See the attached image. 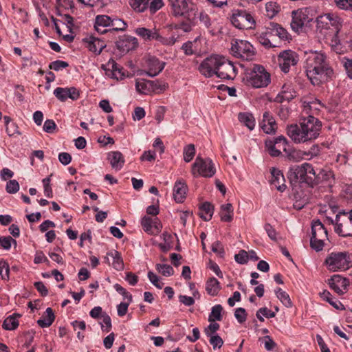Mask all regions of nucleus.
I'll return each instance as SVG.
<instances>
[{"label": "nucleus", "mask_w": 352, "mask_h": 352, "mask_svg": "<svg viewBox=\"0 0 352 352\" xmlns=\"http://www.w3.org/2000/svg\"><path fill=\"white\" fill-rule=\"evenodd\" d=\"M305 69L311 83L319 86L329 81L333 75V70L329 65L324 53L311 51L306 53Z\"/></svg>", "instance_id": "obj_1"}, {"label": "nucleus", "mask_w": 352, "mask_h": 352, "mask_svg": "<svg viewBox=\"0 0 352 352\" xmlns=\"http://www.w3.org/2000/svg\"><path fill=\"white\" fill-rule=\"evenodd\" d=\"M321 122L314 116L302 118L299 125L292 124L287 128V133L296 143H305L316 140L321 130Z\"/></svg>", "instance_id": "obj_2"}, {"label": "nucleus", "mask_w": 352, "mask_h": 352, "mask_svg": "<svg viewBox=\"0 0 352 352\" xmlns=\"http://www.w3.org/2000/svg\"><path fill=\"white\" fill-rule=\"evenodd\" d=\"M291 39L288 32L279 24L270 22L257 36L258 41L266 48L280 46L281 41Z\"/></svg>", "instance_id": "obj_3"}, {"label": "nucleus", "mask_w": 352, "mask_h": 352, "mask_svg": "<svg viewBox=\"0 0 352 352\" xmlns=\"http://www.w3.org/2000/svg\"><path fill=\"white\" fill-rule=\"evenodd\" d=\"M317 29L324 34L327 40H331L332 45L338 44V34L342 26V20L337 15L327 13L317 18Z\"/></svg>", "instance_id": "obj_4"}, {"label": "nucleus", "mask_w": 352, "mask_h": 352, "mask_svg": "<svg viewBox=\"0 0 352 352\" xmlns=\"http://www.w3.org/2000/svg\"><path fill=\"white\" fill-rule=\"evenodd\" d=\"M244 80L247 85L254 88L266 87L271 82L270 74L261 65H254L252 68L247 69Z\"/></svg>", "instance_id": "obj_5"}, {"label": "nucleus", "mask_w": 352, "mask_h": 352, "mask_svg": "<svg viewBox=\"0 0 352 352\" xmlns=\"http://www.w3.org/2000/svg\"><path fill=\"white\" fill-rule=\"evenodd\" d=\"M324 264L331 272H342L352 267V260L348 252H333L328 254Z\"/></svg>", "instance_id": "obj_6"}, {"label": "nucleus", "mask_w": 352, "mask_h": 352, "mask_svg": "<svg viewBox=\"0 0 352 352\" xmlns=\"http://www.w3.org/2000/svg\"><path fill=\"white\" fill-rule=\"evenodd\" d=\"M171 14L187 20L195 18L197 8L192 0H169Z\"/></svg>", "instance_id": "obj_7"}, {"label": "nucleus", "mask_w": 352, "mask_h": 352, "mask_svg": "<svg viewBox=\"0 0 352 352\" xmlns=\"http://www.w3.org/2000/svg\"><path fill=\"white\" fill-rule=\"evenodd\" d=\"M328 232L326 228L320 220H314L311 223V236L310 246L316 252L323 249L324 241L327 239Z\"/></svg>", "instance_id": "obj_8"}, {"label": "nucleus", "mask_w": 352, "mask_h": 352, "mask_svg": "<svg viewBox=\"0 0 352 352\" xmlns=\"http://www.w3.org/2000/svg\"><path fill=\"white\" fill-rule=\"evenodd\" d=\"M191 173L195 177H212L215 174L216 169L210 158H203L198 155L192 164Z\"/></svg>", "instance_id": "obj_9"}, {"label": "nucleus", "mask_w": 352, "mask_h": 352, "mask_svg": "<svg viewBox=\"0 0 352 352\" xmlns=\"http://www.w3.org/2000/svg\"><path fill=\"white\" fill-rule=\"evenodd\" d=\"M232 54L236 58L245 60H252L255 56L253 45L245 40H235L232 43Z\"/></svg>", "instance_id": "obj_10"}, {"label": "nucleus", "mask_w": 352, "mask_h": 352, "mask_svg": "<svg viewBox=\"0 0 352 352\" xmlns=\"http://www.w3.org/2000/svg\"><path fill=\"white\" fill-rule=\"evenodd\" d=\"M230 19L232 24L240 30L252 29L255 24L252 14L245 10H234Z\"/></svg>", "instance_id": "obj_11"}, {"label": "nucleus", "mask_w": 352, "mask_h": 352, "mask_svg": "<svg viewBox=\"0 0 352 352\" xmlns=\"http://www.w3.org/2000/svg\"><path fill=\"white\" fill-rule=\"evenodd\" d=\"M344 214L348 215L346 219H341L340 214L338 213L336 216V226L334 231L342 237H352V210L349 212H343Z\"/></svg>", "instance_id": "obj_12"}, {"label": "nucleus", "mask_w": 352, "mask_h": 352, "mask_svg": "<svg viewBox=\"0 0 352 352\" xmlns=\"http://www.w3.org/2000/svg\"><path fill=\"white\" fill-rule=\"evenodd\" d=\"M222 56L213 55L204 59L199 67L200 73L207 78L216 75Z\"/></svg>", "instance_id": "obj_13"}, {"label": "nucleus", "mask_w": 352, "mask_h": 352, "mask_svg": "<svg viewBox=\"0 0 352 352\" xmlns=\"http://www.w3.org/2000/svg\"><path fill=\"white\" fill-rule=\"evenodd\" d=\"M309 12L307 8H301L292 12L291 28L294 32H301L305 25L311 21V19L309 16Z\"/></svg>", "instance_id": "obj_14"}, {"label": "nucleus", "mask_w": 352, "mask_h": 352, "mask_svg": "<svg viewBox=\"0 0 352 352\" xmlns=\"http://www.w3.org/2000/svg\"><path fill=\"white\" fill-rule=\"evenodd\" d=\"M298 54L290 50H284L278 56V62L280 68L284 73L289 72L292 66H295L298 62Z\"/></svg>", "instance_id": "obj_15"}, {"label": "nucleus", "mask_w": 352, "mask_h": 352, "mask_svg": "<svg viewBox=\"0 0 352 352\" xmlns=\"http://www.w3.org/2000/svg\"><path fill=\"white\" fill-rule=\"evenodd\" d=\"M216 76L222 80H233L237 74L236 67L230 61L222 57Z\"/></svg>", "instance_id": "obj_16"}, {"label": "nucleus", "mask_w": 352, "mask_h": 352, "mask_svg": "<svg viewBox=\"0 0 352 352\" xmlns=\"http://www.w3.org/2000/svg\"><path fill=\"white\" fill-rule=\"evenodd\" d=\"M54 95L60 102H65L68 98L76 100L80 97V91L74 87H57L54 90Z\"/></svg>", "instance_id": "obj_17"}, {"label": "nucleus", "mask_w": 352, "mask_h": 352, "mask_svg": "<svg viewBox=\"0 0 352 352\" xmlns=\"http://www.w3.org/2000/svg\"><path fill=\"white\" fill-rule=\"evenodd\" d=\"M101 68L105 72V74L111 78L118 80L124 76L122 72V68L120 67L113 58L109 59L106 64H102Z\"/></svg>", "instance_id": "obj_18"}, {"label": "nucleus", "mask_w": 352, "mask_h": 352, "mask_svg": "<svg viewBox=\"0 0 352 352\" xmlns=\"http://www.w3.org/2000/svg\"><path fill=\"white\" fill-rule=\"evenodd\" d=\"M85 47L96 54H100L106 47L105 42L92 35L87 36L82 39Z\"/></svg>", "instance_id": "obj_19"}, {"label": "nucleus", "mask_w": 352, "mask_h": 352, "mask_svg": "<svg viewBox=\"0 0 352 352\" xmlns=\"http://www.w3.org/2000/svg\"><path fill=\"white\" fill-rule=\"evenodd\" d=\"M138 45V39L135 37L124 35L116 42L118 49L122 52H128L135 50Z\"/></svg>", "instance_id": "obj_20"}, {"label": "nucleus", "mask_w": 352, "mask_h": 352, "mask_svg": "<svg viewBox=\"0 0 352 352\" xmlns=\"http://www.w3.org/2000/svg\"><path fill=\"white\" fill-rule=\"evenodd\" d=\"M112 18L107 15H98L96 16L94 28L100 34H105L111 32V23Z\"/></svg>", "instance_id": "obj_21"}, {"label": "nucleus", "mask_w": 352, "mask_h": 352, "mask_svg": "<svg viewBox=\"0 0 352 352\" xmlns=\"http://www.w3.org/2000/svg\"><path fill=\"white\" fill-rule=\"evenodd\" d=\"M270 173L272 175L270 184L278 191L284 192L287 188V186L285 184V179L283 173L276 168H272Z\"/></svg>", "instance_id": "obj_22"}, {"label": "nucleus", "mask_w": 352, "mask_h": 352, "mask_svg": "<svg viewBox=\"0 0 352 352\" xmlns=\"http://www.w3.org/2000/svg\"><path fill=\"white\" fill-rule=\"evenodd\" d=\"M348 280L340 275L336 274L329 279V285L331 289L338 294H342L348 285Z\"/></svg>", "instance_id": "obj_23"}, {"label": "nucleus", "mask_w": 352, "mask_h": 352, "mask_svg": "<svg viewBox=\"0 0 352 352\" xmlns=\"http://www.w3.org/2000/svg\"><path fill=\"white\" fill-rule=\"evenodd\" d=\"M306 167L305 163L301 165H294L289 168L288 171V177L292 182L306 181Z\"/></svg>", "instance_id": "obj_24"}, {"label": "nucleus", "mask_w": 352, "mask_h": 352, "mask_svg": "<svg viewBox=\"0 0 352 352\" xmlns=\"http://www.w3.org/2000/svg\"><path fill=\"white\" fill-rule=\"evenodd\" d=\"M134 32L145 41L155 40L159 42V39L160 38V34L159 33V30L156 28L148 29L141 27L137 28Z\"/></svg>", "instance_id": "obj_25"}, {"label": "nucleus", "mask_w": 352, "mask_h": 352, "mask_svg": "<svg viewBox=\"0 0 352 352\" xmlns=\"http://www.w3.org/2000/svg\"><path fill=\"white\" fill-rule=\"evenodd\" d=\"M147 65L148 71L146 72V74L150 77H155L164 69L165 63L155 57H151L148 59Z\"/></svg>", "instance_id": "obj_26"}, {"label": "nucleus", "mask_w": 352, "mask_h": 352, "mask_svg": "<svg viewBox=\"0 0 352 352\" xmlns=\"http://www.w3.org/2000/svg\"><path fill=\"white\" fill-rule=\"evenodd\" d=\"M263 131L267 133H274L276 129V124L274 118L269 112H265L263 115V120L260 123Z\"/></svg>", "instance_id": "obj_27"}, {"label": "nucleus", "mask_w": 352, "mask_h": 352, "mask_svg": "<svg viewBox=\"0 0 352 352\" xmlns=\"http://www.w3.org/2000/svg\"><path fill=\"white\" fill-rule=\"evenodd\" d=\"M296 97V91L291 84L286 83L283 85L280 92L277 95L276 101L283 102L289 101Z\"/></svg>", "instance_id": "obj_28"}, {"label": "nucleus", "mask_w": 352, "mask_h": 352, "mask_svg": "<svg viewBox=\"0 0 352 352\" xmlns=\"http://www.w3.org/2000/svg\"><path fill=\"white\" fill-rule=\"evenodd\" d=\"M108 160L113 168L120 170L123 167L125 160L120 151H111L108 153Z\"/></svg>", "instance_id": "obj_29"}, {"label": "nucleus", "mask_w": 352, "mask_h": 352, "mask_svg": "<svg viewBox=\"0 0 352 352\" xmlns=\"http://www.w3.org/2000/svg\"><path fill=\"white\" fill-rule=\"evenodd\" d=\"M188 190L186 184L182 181H177L173 188V197L176 202L182 203L186 199Z\"/></svg>", "instance_id": "obj_30"}, {"label": "nucleus", "mask_w": 352, "mask_h": 352, "mask_svg": "<svg viewBox=\"0 0 352 352\" xmlns=\"http://www.w3.org/2000/svg\"><path fill=\"white\" fill-rule=\"evenodd\" d=\"M55 320V316L52 308L47 307L42 316V317L37 320V324L41 328L50 327Z\"/></svg>", "instance_id": "obj_31"}, {"label": "nucleus", "mask_w": 352, "mask_h": 352, "mask_svg": "<svg viewBox=\"0 0 352 352\" xmlns=\"http://www.w3.org/2000/svg\"><path fill=\"white\" fill-rule=\"evenodd\" d=\"M153 82L152 80L141 79L135 82L136 91L142 94H149L153 91Z\"/></svg>", "instance_id": "obj_32"}, {"label": "nucleus", "mask_w": 352, "mask_h": 352, "mask_svg": "<svg viewBox=\"0 0 352 352\" xmlns=\"http://www.w3.org/2000/svg\"><path fill=\"white\" fill-rule=\"evenodd\" d=\"M234 209L231 204H222L220 208L219 216L223 222H231L233 219Z\"/></svg>", "instance_id": "obj_33"}, {"label": "nucleus", "mask_w": 352, "mask_h": 352, "mask_svg": "<svg viewBox=\"0 0 352 352\" xmlns=\"http://www.w3.org/2000/svg\"><path fill=\"white\" fill-rule=\"evenodd\" d=\"M220 289V283L214 277H212L207 280L206 290L209 295L212 296H217Z\"/></svg>", "instance_id": "obj_34"}, {"label": "nucleus", "mask_w": 352, "mask_h": 352, "mask_svg": "<svg viewBox=\"0 0 352 352\" xmlns=\"http://www.w3.org/2000/svg\"><path fill=\"white\" fill-rule=\"evenodd\" d=\"M239 120L247 126L250 131L255 126V119L252 113L248 112L239 113L238 116Z\"/></svg>", "instance_id": "obj_35"}, {"label": "nucleus", "mask_w": 352, "mask_h": 352, "mask_svg": "<svg viewBox=\"0 0 352 352\" xmlns=\"http://www.w3.org/2000/svg\"><path fill=\"white\" fill-rule=\"evenodd\" d=\"M286 153V157L289 161L292 162H300L303 160H307L305 157V151L300 149H291L285 151Z\"/></svg>", "instance_id": "obj_36"}, {"label": "nucleus", "mask_w": 352, "mask_h": 352, "mask_svg": "<svg viewBox=\"0 0 352 352\" xmlns=\"http://www.w3.org/2000/svg\"><path fill=\"white\" fill-rule=\"evenodd\" d=\"M321 106V104L318 100H304L302 102V111L309 116L311 113H314V111H318V107Z\"/></svg>", "instance_id": "obj_37"}, {"label": "nucleus", "mask_w": 352, "mask_h": 352, "mask_svg": "<svg viewBox=\"0 0 352 352\" xmlns=\"http://www.w3.org/2000/svg\"><path fill=\"white\" fill-rule=\"evenodd\" d=\"M107 255L113 258L112 266L114 269L118 271H120L124 269L123 260L119 252L113 250L108 252Z\"/></svg>", "instance_id": "obj_38"}, {"label": "nucleus", "mask_w": 352, "mask_h": 352, "mask_svg": "<svg viewBox=\"0 0 352 352\" xmlns=\"http://www.w3.org/2000/svg\"><path fill=\"white\" fill-rule=\"evenodd\" d=\"M320 296L322 299L327 301L330 305H331L336 309H344V305L339 301L338 300L332 297L331 293L327 290H324L322 293H320Z\"/></svg>", "instance_id": "obj_39"}, {"label": "nucleus", "mask_w": 352, "mask_h": 352, "mask_svg": "<svg viewBox=\"0 0 352 352\" xmlns=\"http://www.w3.org/2000/svg\"><path fill=\"white\" fill-rule=\"evenodd\" d=\"M201 214L200 217L205 221H209L211 219L213 212H214V206L209 202L204 203L201 208Z\"/></svg>", "instance_id": "obj_40"}, {"label": "nucleus", "mask_w": 352, "mask_h": 352, "mask_svg": "<svg viewBox=\"0 0 352 352\" xmlns=\"http://www.w3.org/2000/svg\"><path fill=\"white\" fill-rule=\"evenodd\" d=\"M19 316V315L13 314L7 317L3 321V328L9 331H12L17 328L19 326L17 318Z\"/></svg>", "instance_id": "obj_41"}, {"label": "nucleus", "mask_w": 352, "mask_h": 352, "mask_svg": "<svg viewBox=\"0 0 352 352\" xmlns=\"http://www.w3.org/2000/svg\"><path fill=\"white\" fill-rule=\"evenodd\" d=\"M198 38H195L193 41H188L184 43L182 46V50L187 56H190L196 54L198 52V48L196 43Z\"/></svg>", "instance_id": "obj_42"}, {"label": "nucleus", "mask_w": 352, "mask_h": 352, "mask_svg": "<svg viewBox=\"0 0 352 352\" xmlns=\"http://www.w3.org/2000/svg\"><path fill=\"white\" fill-rule=\"evenodd\" d=\"M275 294L276 297L286 307H291L292 306V302L289 294L285 291L282 290L281 288L278 287L276 289Z\"/></svg>", "instance_id": "obj_43"}, {"label": "nucleus", "mask_w": 352, "mask_h": 352, "mask_svg": "<svg viewBox=\"0 0 352 352\" xmlns=\"http://www.w3.org/2000/svg\"><path fill=\"white\" fill-rule=\"evenodd\" d=\"M149 0H130L129 4L131 7L138 12H143L148 8Z\"/></svg>", "instance_id": "obj_44"}, {"label": "nucleus", "mask_w": 352, "mask_h": 352, "mask_svg": "<svg viewBox=\"0 0 352 352\" xmlns=\"http://www.w3.org/2000/svg\"><path fill=\"white\" fill-rule=\"evenodd\" d=\"M265 144L267 151L272 157H278L281 154L280 148H278L272 140H266Z\"/></svg>", "instance_id": "obj_45"}, {"label": "nucleus", "mask_w": 352, "mask_h": 352, "mask_svg": "<svg viewBox=\"0 0 352 352\" xmlns=\"http://www.w3.org/2000/svg\"><path fill=\"white\" fill-rule=\"evenodd\" d=\"M126 23L118 18H112L111 32H123L126 29Z\"/></svg>", "instance_id": "obj_46"}, {"label": "nucleus", "mask_w": 352, "mask_h": 352, "mask_svg": "<svg viewBox=\"0 0 352 352\" xmlns=\"http://www.w3.org/2000/svg\"><path fill=\"white\" fill-rule=\"evenodd\" d=\"M223 307L221 305H216L212 307L211 313L208 317L209 322H214L215 320L221 321L222 320L221 311Z\"/></svg>", "instance_id": "obj_47"}, {"label": "nucleus", "mask_w": 352, "mask_h": 352, "mask_svg": "<svg viewBox=\"0 0 352 352\" xmlns=\"http://www.w3.org/2000/svg\"><path fill=\"white\" fill-rule=\"evenodd\" d=\"M195 155V147L194 144H190L184 148V160L190 162Z\"/></svg>", "instance_id": "obj_48"}, {"label": "nucleus", "mask_w": 352, "mask_h": 352, "mask_svg": "<svg viewBox=\"0 0 352 352\" xmlns=\"http://www.w3.org/2000/svg\"><path fill=\"white\" fill-rule=\"evenodd\" d=\"M156 270L164 276H170L174 274L173 268L170 265L167 264L158 263L156 265Z\"/></svg>", "instance_id": "obj_49"}, {"label": "nucleus", "mask_w": 352, "mask_h": 352, "mask_svg": "<svg viewBox=\"0 0 352 352\" xmlns=\"http://www.w3.org/2000/svg\"><path fill=\"white\" fill-rule=\"evenodd\" d=\"M141 226L144 232L148 234H153V219L147 216H144L141 219Z\"/></svg>", "instance_id": "obj_50"}, {"label": "nucleus", "mask_w": 352, "mask_h": 352, "mask_svg": "<svg viewBox=\"0 0 352 352\" xmlns=\"http://www.w3.org/2000/svg\"><path fill=\"white\" fill-rule=\"evenodd\" d=\"M267 14L270 18L274 17L280 10V6L275 2H268L265 5Z\"/></svg>", "instance_id": "obj_51"}, {"label": "nucleus", "mask_w": 352, "mask_h": 352, "mask_svg": "<svg viewBox=\"0 0 352 352\" xmlns=\"http://www.w3.org/2000/svg\"><path fill=\"white\" fill-rule=\"evenodd\" d=\"M12 243L16 245V241L11 236H0V246L6 250H9L11 248Z\"/></svg>", "instance_id": "obj_52"}, {"label": "nucleus", "mask_w": 352, "mask_h": 352, "mask_svg": "<svg viewBox=\"0 0 352 352\" xmlns=\"http://www.w3.org/2000/svg\"><path fill=\"white\" fill-rule=\"evenodd\" d=\"M259 340L263 343L265 349L269 351L274 350L277 346L276 343L270 336H265L260 338Z\"/></svg>", "instance_id": "obj_53"}, {"label": "nucleus", "mask_w": 352, "mask_h": 352, "mask_svg": "<svg viewBox=\"0 0 352 352\" xmlns=\"http://www.w3.org/2000/svg\"><path fill=\"white\" fill-rule=\"evenodd\" d=\"M235 261L241 265L246 264L249 260L248 252L244 250H241L234 256Z\"/></svg>", "instance_id": "obj_54"}, {"label": "nucleus", "mask_w": 352, "mask_h": 352, "mask_svg": "<svg viewBox=\"0 0 352 352\" xmlns=\"http://www.w3.org/2000/svg\"><path fill=\"white\" fill-rule=\"evenodd\" d=\"M333 176V172L328 168L318 169L316 179L318 180H329Z\"/></svg>", "instance_id": "obj_55"}, {"label": "nucleus", "mask_w": 352, "mask_h": 352, "mask_svg": "<svg viewBox=\"0 0 352 352\" xmlns=\"http://www.w3.org/2000/svg\"><path fill=\"white\" fill-rule=\"evenodd\" d=\"M164 6L163 0H149L148 8L150 13L154 14Z\"/></svg>", "instance_id": "obj_56"}, {"label": "nucleus", "mask_w": 352, "mask_h": 352, "mask_svg": "<svg viewBox=\"0 0 352 352\" xmlns=\"http://www.w3.org/2000/svg\"><path fill=\"white\" fill-rule=\"evenodd\" d=\"M102 321L100 322L101 329L103 331L109 332L111 329V320L110 316L104 313L102 315Z\"/></svg>", "instance_id": "obj_57"}, {"label": "nucleus", "mask_w": 352, "mask_h": 352, "mask_svg": "<svg viewBox=\"0 0 352 352\" xmlns=\"http://www.w3.org/2000/svg\"><path fill=\"white\" fill-rule=\"evenodd\" d=\"M337 8L343 10H352V0H334Z\"/></svg>", "instance_id": "obj_58"}, {"label": "nucleus", "mask_w": 352, "mask_h": 352, "mask_svg": "<svg viewBox=\"0 0 352 352\" xmlns=\"http://www.w3.org/2000/svg\"><path fill=\"white\" fill-rule=\"evenodd\" d=\"M6 190L9 194H14L17 192L19 190V182L15 179L10 180L6 184Z\"/></svg>", "instance_id": "obj_59"}, {"label": "nucleus", "mask_w": 352, "mask_h": 352, "mask_svg": "<svg viewBox=\"0 0 352 352\" xmlns=\"http://www.w3.org/2000/svg\"><path fill=\"white\" fill-rule=\"evenodd\" d=\"M69 66V64L66 61L57 60L55 61L52 62L50 65L49 68L50 69H53L54 71H59L63 69H65Z\"/></svg>", "instance_id": "obj_60"}, {"label": "nucleus", "mask_w": 352, "mask_h": 352, "mask_svg": "<svg viewBox=\"0 0 352 352\" xmlns=\"http://www.w3.org/2000/svg\"><path fill=\"white\" fill-rule=\"evenodd\" d=\"M10 268L7 262L0 260V276L4 280L9 278Z\"/></svg>", "instance_id": "obj_61"}, {"label": "nucleus", "mask_w": 352, "mask_h": 352, "mask_svg": "<svg viewBox=\"0 0 352 352\" xmlns=\"http://www.w3.org/2000/svg\"><path fill=\"white\" fill-rule=\"evenodd\" d=\"M115 290L121 294L124 299H127L129 302H132V295L130 294L122 286L116 283L113 285Z\"/></svg>", "instance_id": "obj_62"}, {"label": "nucleus", "mask_w": 352, "mask_h": 352, "mask_svg": "<svg viewBox=\"0 0 352 352\" xmlns=\"http://www.w3.org/2000/svg\"><path fill=\"white\" fill-rule=\"evenodd\" d=\"M320 149L318 144H314L308 150L305 151V157L307 160H310L320 154Z\"/></svg>", "instance_id": "obj_63"}, {"label": "nucleus", "mask_w": 352, "mask_h": 352, "mask_svg": "<svg viewBox=\"0 0 352 352\" xmlns=\"http://www.w3.org/2000/svg\"><path fill=\"white\" fill-rule=\"evenodd\" d=\"M234 317L239 323L244 322L247 319V314L244 308H236L234 311Z\"/></svg>", "instance_id": "obj_64"}]
</instances>
